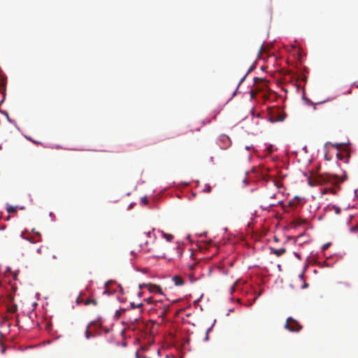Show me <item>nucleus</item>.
<instances>
[{"label":"nucleus","instance_id":"nucleus-1","mask_svg":"<svg viewBox=\"0 0 358 358\" xmlns=\"http://www.w3.org/2000/svg\"><path fill=\"white\" fill-rule=\"evenodd\" d=\"M345 180L346 176L340 178L336 175L324 174L310 176L308 178V184L311 187L323 186L321 189L322 194H331L336 195L341 189L340 183Z\"/></svg>","mask_w":358,"mask_h":358},{"label":"nucleus","instance_id":"nucleus-2","mask_svg":"<svg viewBox=\"0 0 358 358\" xmlns=\"http://www.w3.org/2000/svg\"><path fill=\"white\" fill-rule=\"evenodd\" d=\"M268 120L271 122H282L285 119L286 114L280 108H268Z\"/></svg>","mask_w":358,"mask_h":358},{"label":"nucleus","instance_id":"nucleus-3","mask_svg":"<svg viewBox=\"0 0 358 358\" xmlns=\"http://www.w3.org/2000/svg\"><path fill=\"white\" fill-rule=\"evenodd\" d=\"M285 327L292 332H299L302 329V325L291 317L287 319Z\"/></svg>","mask_w":358,"mask_h":358},{"label":"nucleus","instance_id":"nucleus-4","mask_svg":"<svg viewBox=\"0 0 358 358\" xmlns=\"http://www.w3.org/2000/svg\"><path fill=\"white\" fill-rule=\"evenodd\" d=\"M169 305L163 304L162 301L155 300L154 308L157 310H159V315L162 317H164L169 310Z\"/></svg>","mask_w":358,"mask_h":358},{"label":"nucleus","instance_id":"nucleus-5","mask_svg":"<svg viewBox=\"0 0 358 358\" xmlns=\"http://www.w3.org/2000/svg\"><path fill=\"white\" fill-rule=\"evenodd\" d=\"M146 287L150 292H154V293H160V294H162V289H161L160 287H159V286H158V285H152V284H148V285H145V284L139 285V288H140V289H142V288H143V287Z\"/></svg>","mask_w":358,"mask_h":358},{"label":"nucleus","instance_id":"nucleus-6","mask_svg":"<svg viewBox=\"0 0 358 358\" xmlns=\"http://www.w3.org/2000/svg\"><path fill=\"white\" fill-rule=\"evenodd\" d=\"M140 247L142 250L145 251V252H150L153 249V241L145 240L144 244H141Z\"/></svg>","mask_w":358,"mask_h":358},{"label":"nucleus","instance_id":"nucleus-7","mask_svg":"<svg viewBox=\"0 0 358 358\" xmlns=\"http://www.w3.org/2000/svg\"><path fill=\"white\" fill-rule=\"evenodd\" d=\"M270 250H271V253L276 255L277 257H280L286 252V249L285 248H282L280 249H275L273 248H270Z\"/></svg>","mask_w":358,"mask_h":358},{"label":"nucleus","instance_id":"nucleus-8","mask_svg":"<svg viewBox=\"0 0 358 358\" xmlns=\"http://www.w3.org/2000/svg\"><path fill=\"white\" fill-rule=\"evenodd\" d=\"M172 280L174 282L175 285L176 286H181L183 285L185 283L183 278L179 275L173 276Z\"/></svg>","mask_w":358,"mask_h":358},{"label":"nucleus","instance_id":"nucleus-9","mask_svg":"<svg viewBox=\"0 0 358 358\" xmlns=\"http://www.w3.org/2000/svg\"><path fill=\"white\" fill-rule=\"evenodd\" d=\"M6 210L9 213H14L17 211V206H8Z\"/></svg>","mask_w":358,"mask_h":358},{"label":"nucleus","instance_id":"nucleus-10","mask_svg":"<svg viewBox=\"0 0 358 358\" xmlns=\"http://www.w3.org/2000/svg\"><path fill=\"white\" fill-rule=\"evenodd\" d=\"M306 222V220H303L301 218H298L296 220H295L294 222H293V224L295 225V226H299V225H301L303 223Z\"/></svg>","mask_w":358,"mask_h":358},{"label":"nucleus","instance_id":"nucleus-11","mask_svg":"<svg viewBox=\"0 0 358 358\" xmlns=\"http://www.w3.org/2000/svg\"><path fill=\"white\" fill-rule=\"evenodd\" d=\"M254 67L251 66L248 71H247V73L245 74V76L241 79L239 83H238V86L243 82V80H245V78H246V76L253 70Z\"/></svg>","mask_w":358,"mask_h":358},{"label":"nucleus","instance_id":"nucleus-12","mask_svg":"<svg viewBox=\"0 0 358 358\" xmlns=\"http://www.w3.org/2000/svg\"><path fill=\"white\" fill-rule=\"evenodd\" d=\"M163 236L166 238L167 241H171L173 238V236L172 234L163 233Z\"/></svg>","mask_w":358,"mask_h":358},{"label":"nucleus","instance_id":"nucleus-13","mask_svg":"<svg viewBox=\"0 0 358 358\" xmlns=\"http://www.w3.org/2000/svg\"><path fill=\"white\" fill-rule=\"evenodd\" d=\"M90 303L96 306L97 304V301L95 299H87L85 302V305H89Z\"/></svg>","mask_w":358,"mask_h":358},{"label":"nucleus","instance_id":"nucleus-14","mask_svg":"<svg viewBox=\"0 0 358 358\" xmlns=\"http://www.w3.org/2000/svg\"><path fill=\"white\" fill-rule=\"evenodd\" d=\"M17 307L16 305H13L8 308V311L10 313H14L17 311Z\"/></svg>","mask_w":358,"mask_h":358},{"label":"nucleus","instance_id":"nucleus-15","mask_svg":"<svg viewBox=\"0 0 358 358\" xmlns=\"http://www.w3.org/2000/svg\"><path fill=\"white\" fill-rule=\"evenodd\" d=\"M85 336L87 338H89L91 336L90 331H89L88 329H87L85 331Z\"/></svg>","mask_w":358,"mask_h":358},{"label":"nucleus","instance_id":"nucleus-16","mask_svg":"<svg viewBox=\"0 0 358 358\" xmlns=\"http://www.w3.org/2000/svg\"><path fill=\"white\" fill-rule=\"evenodd\" d=\"M147 302H148V303H153V304L155 303V301H154V300L152 299V298H151V297H150V298H148V299H147Z\"/></svg>","mask_w":358,"mask_h":358},{"label":"nucleus","instance_id":"nucleus-17","mask_svg":"<svg viewBox=\"0 0 358 358\" xmlns=\"http://www.w3.org/2000/svg\"><path fill=\"white\" fill-rule=\"evenodd\" d=\"M210 331V328L206 331L205 341H208V333H209Z\"/></svg>","mask_w":358,"mask_h":358},{"label":"nucleus","instance_id":"nucleus-18","mask_svg":"<svg viewBox=\"0 0 358 358\" xmlns=\"http://www.w3.org/2000/svg\"><path fill=\"white\" fill-rule=\"evenodd\" d=\"M145 236H146L147 237H148V238H151V236H150V235H151V231H149L145 232Z\"/></svg>","mask_w":358,"mask_h":358},{"label":"nucleus","instance_id":"nucleus-19","mask_svg":"<svg viewBox=\"0 0 358 358\" xmlns=\"http://www.w3.org/2000/svg\"><path fill=\"white\" fill-rule=\"evenodd\" d=\"M334 208L335 209V212H336V214L340 213L341 210H340V208L338 207H334Z\"/></svg>","mask_w":358,"mask_h":358},{"label":"nucleus","instance_id":"nucleus-20","mask_svg":"<svg viewBox=\"0 0 358 358\" xmlns=\"http://www.w3.org/2000/svg\"><path fill=\"white\" fill-rule=\"evenodd\" d=\"M205 192H210L211 191V187L210 186H208L205 189Z\"/></svg>","mask_w":358,"mask_h":358},{"label":"nucleus","instance_id":"nucleus-21","mask_svg":"<svg viewBox=\"0 0 358 358\" xmlns=\"http://www.w3.org/2000/svg\"><path fill=\"white\" fill-rule=\"evenodd\" d=\"M250 94H251V97L253 99L255 98V93L252 91L250 92Z\"/></svg>","mask_w":358,"mask_h":358},{"label":"nucleus","instance_id":"nucleus-22","mask_svg":"<svg viewBox=\"0 0 358 358\" xmlns=\"http://www.w3.org/2000/svg\"><path fill=\"white\" fill-rule=\"evenodd\" d=\"M308 286V285L307 283H304L303 285L302 286V288H306Z\"/></svg>","mask_w":358,"mask_h":358},{"label":"nucleus","instance_id":"nucleus-23","mask_svg":"<svg viewBox=\"0 0 358 358\" xmlns=\"http://www.w3.org/2000/svg\"><path fill=\"white\" fill-rule=\"evenodd\" d=\"M6 225H3V226H1V227H0V229L3 230V229H6Z\"/></svg>","mask_w":358,"mask_h":358},{"label":"nucleus","instance_id":"nucleus-24","mask_svg":"<svg viewBox=\"0 0 358 358\" xmlns=\"http://www.w3.org/2000/svg\"><path fill=\"white\" fill-rule=\"evenodd\" d=\"M36 251L38 253H41V248H38Z\"/></svg>","mask_w":358,"mask_h":358},{"label":"nucleus","instance_id":"nucleus-25","mask_svg":"<svg viewBox=\"0 0 358 358\" xmlns=\"http://www.w3.org/2000/svg\"><path fill=\"white\" fill-rule=\"evenodd\" d=\"M295 256H296L297 258L300 259V256H299V254L295 253Z\"/></svg>","mask_w":358,"mask_h":358},{"label":"nucleus","instance_id":"nucleus-26","mask_svg":"<svg viewBox=\"0 0 358 358\" xmlns=\"http://www.w3.org/2000/svg\"><path fill=\"white\" fill-rule=\"evenodd\" d=\"M108 284H109V282H106V285H105V286H106V289H107V287H108Z\"/></svg>","mask_w":358,"mask_h":358},{"label":"nucleus","instance_id":"nucleus-27","mask_svg":"<svg viewBox=\"0 0 358 358\" xmlns=\"http://www.w3.org/2000/svg\"><path fill=\"white\" fill-rule=\"evenodd\" d=\"M275 203H269V206H275Z\"/></svg>","mask_w":358,"mask_h":358},{"label":"nucleus","instance_id":"nucleus-28","mask_svg":"<svg viewBox=\"0 0 358 358\" xmlns=\"http://www.w3.org/2000/svg\"><path fill=\"white\" fill-rule=\"evenodd\" d=\"M264 99H266V98H267V96H266V94H264Z\"/></svg>","mask_w":358,"mask_h":358},{"label":"nucleus","instance_id":"nucleus-29","mask_svg":"<svg viewBox=\"0 0 358 358\" xmlns=\"http://www.w3.org/2000/svg\"><path fill=\"white\" fill-rule=\"evenodd\" d=\"M4 87V85H3L1 88H3ZM0 90H1V89H0Z\"/></svg>","mask_w":358,"mask_h":358},{"label":"nucleus","instance_id":"nucleus-30","mask_svg":"<svg viewBox=\"0 0 358 358\" xmlns=\"http://www.w3.org/2000/svg\"><path fill=\"white\" fill-rule=\"evenodd\" d=\"M300 277H301V278H303V274H301V275H300Z\"/></svg>","mask_w":358,"mask_h":358},{"label":"nucleus","instance_id":"nucleus-31","mask_svg":"<svg viewBox=\"0 0 358 358\" xmlns=\"http://www.w3.org/2000/svg\"><path fill=\"white\" fill-rule=\"evenodd\" d=\"M271 198H274V197H275L274 194H273V195H272V196H271Z\"/></svg>","mask_w":358,"mask_h":358},{"label":"nucleus","instance_id":"nucleus-32","mask_svg":"<svg viewBox=\"0 0 358 358\" xmlns=\"http://www.w3.org/2000/svg\"><path fill=\"white\" fill-rule=\"evenodd\" d=\"M274 240H275V241H278V238H274Z\"/></svg>","mask_w":358,"mask_h":358},{"label":"nucleus","instance_id":"nucleus-33","mask_svg":"<svg viewBox=\"0 0 358 358\" xmlns=\"http://www.w3.org/2000/svg\"><path fill=\"white\" fill-rule=\"evenodd\" d=\"M145 358H150V357H145Z\"/></svg>","mask_w":358,"mask_h":358}]
</instances>
